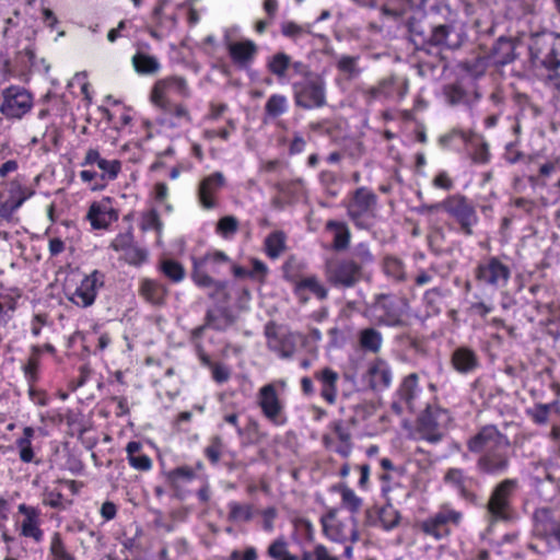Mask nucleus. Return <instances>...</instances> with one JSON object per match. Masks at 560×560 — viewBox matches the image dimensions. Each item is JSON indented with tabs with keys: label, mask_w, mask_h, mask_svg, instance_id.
<instances>
[{
	"label": "nucleus",
	"mask_w": 560,
	"mask_h": 560,
	"mask_svg": "<svg viewBox=\"0 0 560 560\" xmlns=\"http://www.w3.org/2000/svg\"><path fill=\"white\" fill-rule=\"evenodd\" d=\"M226 179L221 172H214L202 178L197 188V198L203 209L210 210L218 206L217 195L225 186Z\"/></svg>",
	"instance_id": "obj_21"
},
{
	"label": "nucleus",
	"mask_w": 560,
	"mask_h": 560,
	"mask_svg": "<svg viewBox=\"0 0 560 560\" xmlns=\"http://www.w3.org/2000/svg\"><path fill=\"white\" fill-rule=\"evenodd\" d=\"M455 137L460 138L465 143H472L475 142L476 133L462 129H453L448 133L441 136L439 141L441 145L447 147Z\"/></svg>",
	"instance_id": "obj_59"
},
{
	"label": "nucleus",
	"mask_w": 560,
	"mask_h": 560,
	"mask_svg": "<svg viewBox=\"0 0 560 560\" xmlns=\"http://www.w3.org/2000/svg\"><path fill=\"white\" fill-rule=\"evenodd\" d=\"M360 56L340 55L336 59L337 70L343 74L347 80L357 79L362 70L359 66Z\"/></svg>",
	"instance_id": "obj_37"
},
{
	"label": "nucleus",
	"mask_w": 560,
	"mask_h": 560,
	"mask_svg": "<svg viewBox=\"0 0 560 560\" xmlns=\"http://www.w3.org/2000/svg\"><path fill=\"white\" fill-rule=\"evenodd\" d=\"M474 275L481 285L499 290L508 285L511 278V268L498 257L491 256L477 264Z\"/></svg>",
	"instance_id": "obj_7"
},
{
	"label": "nucleus",
	"mask_w": 560,
	"mask_h": 560,
	"mask_svg": "<svg viewBox=\"0 0 560 560\" xmlns=\"http://www.w3.org/2000/svg\"><path fill=\"white\" fill-rule=\"evenodd\" d=\"M315 378L322 384L320 395L330 405L337 398V383L339 375L330 368H325L315 373Z\"/></svg>",
	"instance_id": "obj_32"
},
{
	"label": "nucleus",
	"mask_w": 560,
	"mask_h": 560,
	"mask_svg": "<svg viewBox=\"0 0 560 560\" xmlns=\"http://www.w3.org/2000/svg\"><path fill=\"white\" fill-rule=\"evenodd\" d=\"M132 65L136 71L142 74H152L160 69V63L155 57L141 52L132 57Z\"/></svg>",
	"instance_id": "obj_46"
},
{
	"label": "nucleus",
	"mask_w": 560,
	"mask_h": 560,
	"mask_svg": "<svg viewBox=\"0 0 560 560\" xmlns=\"http://www.w3.org/2000/svg\"><path fill=\"white\" fill-rule=\"evenodd\" d=\"M291 66V57L284 52L275 54L268 61L269 71L282 79L285 77L288 69Z\"/></svg>",
	"instance_id": "obj_48"
},
{
	"label": "nucleus",
	"mask_w": 560,
	"mask_h": 560,
	"mask_svg": "<svg viewBox=\"0 0 560 560\" xmlns=\"http://www.w3.org/2000/svg\"><path fill=\"white\" fill-rule=\"evenodd\" d=\"M533 520L535 535L550 548H560V503L535 510Z\"/></svg>",
	"instance_id": "obj_3"
},
{
	"label": "nucleus",
	"mask_w": 560,
	"mask_h": 560,
	"mask_svg": "<svg viewBox=\"0 0 560 560\" xmlns=\"http://www.w3.org/2000/svg\"><path fill=\"white\" fill-rule=\"evenodd\" d=\"M397 83V79L394 77L384 79L381 81L377 86L371 89V94L373 97L384 96L386 98L395 96V86Z\"/></svg>",
	"instance_id": "obj_57"
},
{
	"label": "nucleus",
	"mask_w": 560,
	"mask_h": 560,
	"mask_svg": "<svg viewBox=\"0 0 560 560\" xmlns=\"http://www.w3.org/2000/svg\"><path fill=\"white\" fill-rule=\"evenodd\" d=\"M377 196L366 187L358 188L347 205V213L359 229H369L375 217Z\"/></svg>",
	"instance_id": "obj_5"
},
{
	"label": "nucleus",
	"mask_w": 560,
	"mask_h": 560,
	"mask_svg": "<svg viewBox=\"0 0 560 560\" xmlns=\"http://www.w3.org/2000/svg\"><path fill=\"white\" fill-rule=\"evenodd\" d=\"M326 229L334 232V248L336 250L346 249L350 242V231L345 223L328 221Z\"/></svg>",
	"instance_id": "obj_40"
},
{
	"label": "nucleus",
	"mask_w": 560,
	"mask_h": 560,
	"mask_svg": "<svg viewBox=\"0 0 560 560\" xmlns=\"http://www.w3.org/2000/svg\"><path fill=\"white\" fill-rule=\"evenodd\" d=\"M161 271L173 282H180L185 278V269L182 264L173 259H164L160 265Z\"/></svg>",
	"instance_id": "obj_51"
},
{
	"label": "nucleus",
	"mask_w": 560,
	"mask_h": 560,
	"mask_svg": "<svg viewBox=\"0 0 560 560\" xmlns=\"http://www.w3.org/2000/svg\"><path fill=\"white\" fill-rule=\"evenodd\" d=\"M360 346L368 351L377 352L382 345V335L375 328H365L359 335Z\"/></svg>",
	"instance_id": "obj_47"
},
{
	"label": "nucleus",
	"mask_w": 560,
	"mask_h": 560,
	"mask_svg": "<svg viewBox=\"0 0 560 560\" xmlns=\"http://www.w3.org/2000/svg\"><path fill=\"white\" fill-rule=\"evenodd\" d=\"M268 556L273 560H298V557L290 555L287 548V542L283 539L275 540L268 547Z\"/></svg>",
	"instance_id": "obj_54"
},
{
	"label": "nucleus",
	"mask_w": 560,
	"mask_h": 560,
	"mask_svg": "<svg viewBox=\"0 0 560 560\" xmlns=\"http://www.w3.org/2000/svg\"><path fill=\"white\" fill-rule=\"evenodd\" d=\"M281 32L284 36L292 39H298L307 33L303 26L292 21L283 22L281 25Z\"/></svg>",
	"instance_id": "obj_64"
},
{
	"label": "nucleus",
	"mask_w": 560,
	"mask_h": 560,
	"mask_svg": "<svg viewBox=\"0 0 560 560\" xmlns=\"http://www.w3.org/2000/svg\"><path fill=\"white\" fill-rule=\"evenodd\" d=\"M206 326L215 330H225L233 323L234 318L228 308H221L218 312L208 310L205 316Z\"/></svg>",
	"instance_id": "obj_38"
},
{
	"label": "nucleus",
	"mask_w": 560,
	"mask_h": 560,
	"mask_svg": "<svg viewBox=\"0 0 560 560\" xmlns=\"http://www.w3.org/2000/svg\"><path fill=\"white\" fill-rule=\"evenodd\" d=\"M375 308L381 312V323L393 327L401 326L409 310V302L404 296L380 294L375 301Z\"/></svg>",
	"instance_id": "obj_12"
},
{
	"label": "nucleus",
	"mask_w": 560,
	"mask_h": 560,
	"mask_svg": "<svg viewBox=\"0 0 560 560\" xmlns=\"http://www.w3.org/2000/svg\"><path fill=\"white\" fill-rule=\"evenodd\" d=\"M444 482L446 486L451 487L455 491H457L458 495L470 502L474 503L477 500V495L474 491V486L476 483V480L467 476L465 471L460 468H450L446 470L444 478Z\"/></svg>",
	"instance_id": "obj_23"
},
{
	"label": "nucleus",
	"mask_w": 560,
	"mask_h": 560,
	"mask_svg": "<svg viewBox=\"0 0 560 560\" xmlns=\"http://www.w3.org/2000/svg\"><path fill=\"white\" fill-rule=\"evenodd\" d=\"M369 383L373 389L382 390L392 383V371L387 362L381 359L373 361L368 370Z\"/></svg>",
	"instance_id": "obj_29"
},
{
	"label": "nucleus",
	"mask_w": 560,
	"mask_h": 560,
	"mask_svg": "<svg viewBox=\"0 0 560 560\" xmlns=\"http://www.w3.org/2000/svg\"><path fill=\"white\" fill-rule=\"evenodd\" d=\"M267 346L281 358H291L295 350V339L292 334H278L272 327H266Z\"/></svg>",
	"instance_id": "obj_27"
},
{
	"label": "nucleus",
	"mask_w": 560,
	"mask_h": 560,
	"mask_svg": "<svg viewBox=\"0 0 560 560\" xmlns=\"http://www.w3.org/2000/svg\"><path fill=\"white\" fill-rule=\"evenodd\" d=\"M19 512L24 515V520L21 523V534L33 538L36 542L42 541L44 534L39 528L38 510L26 504H20Z\"/></svg>",
	"instance_id": "obj_28"
},
{
	"label": "nucleus",
	"mask_w": 560,
	"mask_h": 560,
	"mask_svg": "<svg viewBox=\"0 0 560 560\" xmlns=\"http://www.w3.org/2000/svg\"><path fill=\"white\" fill-rule=\"evenodd\" d=\"M418 392V375L411 373L406 376L398 389L400 399L406 404L409 410H413V399Z\"/></svg>",
	"instance_id": "obj_39"
},
{
	"label": "nucleus",
	"mask_w": 560,
	"mask_h": 560,
	"mask_svg": "<svg viewBox=\"0 0 560 560\" xmlns=\"http://www.w3.org/2000/svg\"><path fill=\"white\" fill-rule=\"evenodd\" d=\"M97 165V167L102 171L101 178L103 180H113L115 179L120 170H121V163L118 160H106L101 156L97 149L90 148L83 161L81 162V166H88V165Z\"/></svg>",
	"instance_id": "obj_25"
},
{
	"label": "nucleus",
	"mask_w": 560,
	"mask_h": 560,
	"mask_svg": "<svg viewBox=\"0 0 560 560\" xmlns=\"http://www.w3.org/2000/svg\"><path fill=\"white\" fill-rule=\"evenodd\" d=\"M292 89L295 105L301 108L313 109L326 105V83L319 74L293 83Z\"/></svg>",
	"instance_id": "obj_4"
},
{
	"label": "nucleus",
	"mask_w": 560,
	"mask_h": 560,
	"mask_svg": "<svg viewBox=\"0 0 560 560\" xmlns=\"http://www.w3.org/2000/svg\"><path fill=\"white\" fill-rule=\"evenodd\" d=\"M443 93L452 106L464 105L471 108L481 98V94L475 86L466 89L460 83L445 85Z\"/></svg>",
	"instance_id": "obj_24"
},
{
	"label": "nucleus",
	"mask_w": 560,
	"mask_h": 560,
	"mask_svg": "<svg viewBox=\"0 0 560 560\" xmlns=\"http://www.w3.org/2000/svg\"><path fill=\"white\" fill-rule=\"evenodd\" d=\"M450 420L448 412L440 408H430L420 418V432L430 443H438L444 435V429Z\"/></svg>",
	"instance_id": "obj_17"
},
{
	"label": "nucleus",
	"mask_w": 560,
	"mask_h": 560,
	"mask_svg": "<svg viewBox=\"0 0 560 560\" xmlns=\"http://www.w3.org/2000/svg\"><path fill=\"white\" fill-rule=\"evenodd\" d=\"M502 445H510L508 438L495 425H483L467 441V448L475 454H483Z\"/></svg>",
	"instance_id": "obj_16"
},
{
	"label": "nucleus",
	"mask_w": 560,
	"mask_h": 560,
	"mask_svg": "<svg viewBox=\"0 0 560 560\" xmlns=\"http://www.w3.org/2000/svg\"><path fill=\"white\" fill-rule=\"evenodd\" d=\"M265 247L270 258H278L285 249V234L281 231L270 233L265 240Z\"/></svg>",
	"instance_id": "obj_44"
},
{
	"label": "nucleus",
	"mask_w": 560,
	"mask_h": 560,
	"mask_svg": "<svg viewBox=\"0 0 560 560\" xmlns=\"http://www.w3.org/2000/svg\"><path fill=\"white\" fill-rule=\"evenodd\" d=\"M141 443L131 441L127 444L126 452L130 466L135 469L145 471L151 468L152 460L148 455L141 453Z\"/></svg>",
	"instance_id": "obj_36"
},
{
	"label": "nucleus",
	"mask_w": 560,
	"mask_h": 560,
	"mask_svg": "<svg viewBox=\"0 0 560 560\" xmlns=\"http://www.w3.org/2000/svg\"><path fill=\"white\" fill-rule=\"evenodd\" d=\"M0 113L8 119H21L33 107V96L24 88L11 85L1 93Z\"/></svg>",
	"instance_id": "obj_8"
},
{
	"label": "nucleus",
	"mask_w": 560,
	"mask_h": 560,
	"mask_svg": "<svg viewBox=\"0 0 560 560\" xmlns=\"http://www.w3.org/2000/svg\"><path fill=\"white\" fill-rule=\"evenodd\" d=\"M553 404H536L535 407L528 411V415L532 417L533 421L537 424H545L548 421L549 412L552 408Z\"/></svg>",
	"instance_id": "obj_60"
},
{
	"label": "nucleus",
	"mask_w": 560,
	"mask_h": 560,
	"mask_svg": "<svg viewBox=\"0 0 560 560\" xmlns=\"http://www.w3.org/2000/svg\"><path fill=\"white\" fill-rule=\"evenodd\" d=\"M471 144L476 145L475 151L471 154V159L475 163H487L489 160V149L486 142H482L477 136L475 142Z\"/></svg>",
	"instance_id": "obj_62"
},
{
	"label": "nucleus",
	"mask_w": 560,
	"mask_h": 560,
	"mask_svg": "<svg viewBox=\"0 0 560 560\" xmlns=\"http://www.w3.org/2000/svg\"><path fill=\"white\" fill-rule=\"evenodd\" d=\"M161 221L156 210L151 209L143 213L141 219V229L142 230H155L160 232L161 230Z\"/></svg>",
	"instance_id": "obj_61"
},
{
	"label": "nucleus",
	"mask_w": 560,
	"mask_h": 560,
	"mask_svg": "<svg viewBox=\"0 0 560 560\" xmlns=\"http://www.w3.org/2000/svg\"><path fill=\"white\" fill-rule=\"evenodd\" d=\"M104 284V275L94 270L85 276L75 290L68 294V299L74 305L85 308L91 306L96 299L98 290Z\"/></svg>",
	"instance_id": "obj_15"
},
{
	"label": "nucleus",
	"mask_w": 560,
	"mask_h": 560,
	"mask_svg": "<svg viewBox=\"0 0 560 560\" xmlns=\"http://www.w3.org/2000/svg\"><path fill=\"white\" fill-rule=\"evenodd\" d=\"M170 93H175L182 97H188L189 89L187 86L186 80L179 77H170L159 80L152 88L150 95L151 102L158 108H168Z\"/></svg>",
	"instance_id": "obj_14"
},
{
	"label": "nucleus",
	"mask_w": 560,
	"mask_h": 560,
	"mask_svg": "<svg viewBox=\"0 0 560 560\" xmlns=\"http://www.w3.org/2000/svg\"><path fill=\"white\" fill-rule=\"evenodd\" d=\"M463 520V513L453 509L450 504H443L440 510L423 521L420 525L422 532L435 539L450 535L451 526H458Z\"/></svg>",
	"instance_id": "obj_9"
},
{
	"label": "nucleus",
	"mask_w": 560,
	"mask_h": 560,
	"mask_svg": "<svg viewBox=\"0 0 560 560\" xmlns=\"http://www.w3.org/2000/svg\"><path fill=\"white\" fill-rule=\"evenodd\" d=\"M133 244V235L130 231L118 234L113 242L110 247L115 252H125Z\"/></svg>",
	"instance_id": "obj_63"
},
{
	"label": "nucleus",
	"mask_w": 560,
	"mask_h": 560,
	"mask_svg": "<svg viewBox=\"0 0 560 560\" xmlns=\"http://www.w3.org/2000/svg\"><path fill=\"white\" fill-rule=\"evenodd\" d=\"M257 404L268 420L276 424L280 423L283 405L279 399L275 383L266 384L258 390Z\"/></svg>",
	"instance_id": "obj_22"
},
{
	"label": "nucleus",
	"mask_w": 560,
	"mask_h": 560,
	"mask_svg": "<svg viewBox=\"0 0 560 560\" xmlns=\"http://www.w3.org/2000/svg\"><path fill=\"white\" fill-rule=\"evenodd\" d=\"M34 436V429L32 427H25L23 435L15 442L19 448V456L23 463H31L34 459V451L32 447V438Z\"/></svg>",
	"instance_id": "obj_41"
},
{
	"label": "nucleus",
	"mask_w": 560,
	"mask_h": 560,
	"mask_svg": "<svg viewBox=\"0 0 560 560\" xmlns=\"http://www.w3.org/2000/svg\"><path fill=\"white\" fill-rule=\"evenodd\" d=\"M229 52L235 63L244 66L254 58L256 45L250 40L232 43L229 45Z\"/></svg>",
	"instance_id": "obj_34"
},
{
	"label": "nucleus",
	"mask_w": 560,
	"mask_h": 560,
	"mask_svg": "<svg viewBox=\"0 0 560 560\" xmlns=\"http://www.w3.org/2000/svg\"><path fill=\"white\" fill-rule=\"evenodd\" d=\"M330 427L341 442V445L336 450L337 453L345 457L348 456L351 451V433L348 425L342 420H337Z\"/></svg>",
	"instance_id": "obj_42"
},
{
	"label": "nucleus",
	"mask_w": 560,
	"mask_h": 560,
	"mask_svg": "<svg viewBox=\"0 0 560 560\" xmlns=\"http://www.w3.org/2000/svg\"><path fill=\"white\" fill-rule=\"evenodd\" d=\"M287 107V97L284 95L273 94L268 98L265 105V112L268 116L276 118L285 113Z\"/></svg>",
	"instance_id": "obj_52"
},
{
	"label": "nucleus",
	"mask_w": 560,
	"mask_h": 560,
	"mask_svg": "<svg viewBox=\"0 0 560 560\" xmlns=\"http://www.w3.org/2000/svg\"><path fill=\"white\" fill-rule=\"evenodd\" d=\"M318 179L320 185L330 197H336L338 195V185L341 180L335 172L324 170L319 173Z\"/></svg>",
	"instance_id": "obj_53"
},
{
	"label": "nucleus",
	"mask_w": 560,
	"mask_h": 560,
	"mask_svg": "<svg viewBox=\"0 0 560 560\" xmlns=\"http://www.w3.org/2000/svg\"><path fill=\"white\" fill-rule=\"evenodd\" d=\"M443 210L454 218L466 235L472 234V226L478 222L474 203L465 196L455 194L443 200Z\"/></svg>",
	"instance_id": "obj_11"
},
{
	"label": "nucleus",
	"mask_w": 560,
	"mask_h": 560,
	"mask_svg": "<svg viewBox=\"0 0 560 560\" xmlns=\"http://www.w3.org/2000/svg\"><path fill=\"white\" fill-rule=\"evenodd\" d=\"M383 268L386 276L396 281H404L406 279L404 262L397 257L387 256L384 259Z\"/></svg>",
	"instance_id": "obj_49"
},
{
	"label": "nucleus",
	"mask_w": 560,
	"mask_h": 560,
	"mask_svg": "<svg viewBox=\"0 0 560 560\" xmlns=\"http://www.w3.org/2000/svg\"><path fill=\"white\" fill-rule=\"evenodd\" d=\"M229 260L228 256L220 250L208 253L201 257L192 258L191 279L200 288H215L223 291L228 285L225 281L215 280L210 273H217V266Z\"/></svg>",
	"instance_id": "obj_2"
},
{
	"label": "nucleus",
	"mask_w": 560,
	"mask_h": 560,
	"mask_svg": "<svg viewBox=\"0 0 560 560\" xmlns=\"http://www.w3.org/2000/svg\"><path fill=\"white\" fill-rule=\"evenodd\" d=\"M518 487L516 479H504L492 490L488 503L487 512L491 522L508 521L512 511V498Z\"/></svg>",
	"instance_id": "obj_6"
},
{
	"label": "nucleus",
	"mask_w": 560,
	"mask_h": 560,
	"mask_svg": "<svg viewBox=\"0 0 560 560\" xmlns=\"http://www.w3.org/2000/svg\"><path fill=\"white\" fill-rule=\"evenodd\" d=\"M325 275L327 281L341 288H352L361 279L362 267L354 260L343 259L326 264Z\"/></svg>",
	"instance_id": "obj_13"
},
{
	"label": "nucleus",
	"mask_w": 560,
	"mask_h": 560,
	"mask_svg": "<svg viewBox=\"0 0 560 560\" xmlns=\"http://www.w3.org/2000/svg\"><path fill=\"white\" fill-rule=\"evenodd\" d=\"M304 290L312 292L319 300H325L327 298V289L315 276L305 277L296 282L295 293L303 302H306L307 299L303 296Z\"/></svg>",
	"instance_id": "obj_35"
},
{
	"label": "nucleus",
	"mask_w": 560,
	"mask_h": 560,
	"mask_svg": "<svg viewBox=\"0 0 560 560\" xmlns=\"http://www.w3.org/2000/svg\"><path fill=\"white\" fill-rule=\"evenodd\" d=\"M229 520L232 522H248L253 518V506L232 501L229 503Z\"/></svg>",
	"instance_id": "obj_50"
},
{
	"label": "nucleus",
	"mask_w": 560,
	"mask_h": 560,
	"mask_svg": "<svg viewBox=\"0 0 560 560\" xmlns=\"http://www.w3.org/2000/svg\"><path fill=\"white\" fill-rule=\"evenodd\" d=\"M429 42L435 46L455 49L460 45L458 35L448 25H438L432 28Z\"/></svg>",
	"instance_id": "obj_33"
},
{
	"label": "nucleus",
	"mask_w": 560,
	"mask_h": 560,
	"mask_svg": "<svg viewBox=\"0 0 560 560\" xmlns=\"http://www.w3.org/2000/svg\"><path fill=\"white\" fill-rule=\"evenodd\" d=\"M138 292L152 305H162L167 294V290L162 283L150 278H142L139 281Z\"/></svg>",
	"instance_id": "obj_30"
},
{
	"label": "nucleus",
	"mask_w": 560,
	"mask_h": 560,
	"mask_svg": "<svg viewBox=\"0 0 560 560\" xmlns=\"http://www.w3.org/2000/svg\"><path fill=\"white\" fill-rule=\"evenodd\" d=\"M509 447L510 445H502L481 454L476 462L477 470L486 475L505 472L510 466Z\"/></svg>",
	"instance_id": "obj_19"
},
{
	"label": "nucleus",
	"mask_w": 560,
	"mask_h": 560,
	"mask_svg": "<svg viewBox=\"0 0 560 560\" xmlns=\"http://www.w3.org/2000/svg\"><path fill=\"white\" fill-rule=\"evenodd\" d=\"M152 26L149 34L156 39L168 35L176 28L177 19L175 13L170 10L168 0H159L151 13Z\"/></svg>",
	"instance_id": "obj_18"
},
{
	"label": "nucleus",
	"mask_w": 560,
	"mask_h": 560,
	"mask_svg": "<svg viewBox=\"0 0 560 560\" xmlns=\"http://www.w3.org/2000/svg\"><path fill=\"white\" fill-rule=\"evenodd\" d=\"M514 47L508 39L498 40L493 48V61L495 65L504 66L514 60Z\"/></svg>",
	"instance_id": "obj_45"
},
{
	"label": "nucleus",
	"mask_w": 560,
	"mask_h": 560,
	"mask_svg": "<svg viewBox=\"0 0 560 560\" xmlns=\"http://www.w3.org/2000/svg\"><path fill=\"white\" fill-rule=\"evenodd\" d=\"M238 230V220L233 215H225L217 223V233L224 238L232 237Z\"/></svg>",
	"instance_id": "obj_55"
},
{
	"label": "nucleus",
	"mask_w": 560,
	"mask_h": 560,
	"mask_svg": "<svg viewBox=\"0 0 560 560\" xmlns=\"http://www.w3.org/2000/svg\"><path fill=\"white\" fill-rule=\"evenodd\" d=\"M49 558L50 560H75L73 555L68 551L61 534L58 532L50 536Z\"/></svg>",
	"instance_id": "obj_43"
},
{
	"label": "nucleus",
	"mask_w": 560,
	"mask_h": 560,
	"mask_svg": "<svg viewBox=\"0 0 560 560\" xmlns=\"http://www.w3.org/2000/svg\"><path fill=\"white\" fill-rule=\"evenodd\" d=\"M341 493V503L352 513H357L360 511L362 506V499L359 498L354 491L348 487H342L340 490Z\"/></svg>",
	"instance_id": "obj_56"
},
{
	"label": "nucleus",
	"mask_w": 560,
	"mask_h": 560,
	"mask_svg": "<svg viewBox=\"0 0 560 560\" xmlns=\"http://www.w3.org/2000/svg\"><path fill=\"white\" fill-rule=\"evenodd\" d=\"M529 58L534 67L545 69V84L560 94V34L544 32L529 42Z\"/></svg>",
	"instance_id": "obj_1"
},
{
	"label": "nucleus",
	"mask_w": 560,
	"mask_h": 560,
	"mask_svg": "<svg viewBox=\"0 0 560 560\" xmlns=\"http://www.w3.org/2000/svg\"><path fill=\"white\" fill-rule=\"evenodd\" d=\"M382 493L387 503L380 510L378 518L383 528L388 530L397 526L399 522V515L395 510H393V503H399L408 497V493L404 492L398 483H395L394 486H382Z\"/></svg>",
	"instance_id": "obj_20"
},
{
	"label": "nucleus",
	"mask_w": 560,
	"mask_h": 560,
	"mask_svg": "<svg viewBox=\"0 0 560 560\" xmlns=\"http://www.w3.org/2000/svg\"><path fill=\"white\" fill-rule=\"evenodd\" d=\"M86 219L91 222L93 229H106L118 219L117 211L110 206L108 199L100 202H93L86 214Z\"/></svg>",
	"instance_id": "obj_26"
},
{
	"label": "nucleus",
	"mask_w": 560,
	"mask_h": 560,
	"mask_svg": "<svg viewBox=\"0 0 560 560\" xmlns=\"http://www.w3.org/2000/svg\"><path fill=\"white\" fill-rule=\"evenodd\" d=\"M222 448V439L219 435H214L210 439L209 445L205 448V455L212 464L215 465L220 460Z\"/></svg>",
	"instance_id": "obj_58"
},
{
	"label": "nucleus",
	"mask_w": 560,
	"mask_h": 560,
	"mask_svg": "<svg viewBox=\"0 0 560 560\" xmlns=\"http://www.w3.org/2000/svg\"><path fill=\"white\" fill-rule=\"evenodd\" d=\"M451 363L457 372L467 374L478 368L479 360L472 349L468 347H459L454 350Z\"/></svg>",
	"instance_id": "obj_31"
},
{
	"label": "nucleus",
	"mask_w": 560,
	"mask_h": 560,
	"mask_svg": "<svg viewBox=\"0 0 560 560\" xmlns=\"http://www.w3.org/2000/svg\"><path fill=\"white\" fill-rule=\"evenodd\" d=\"M0 192V217L10 220L15 211L34 195V190L22 178H14L5 184Z\"/></svg>",
	"instance_id": "obj_10"
}]
</instances>
